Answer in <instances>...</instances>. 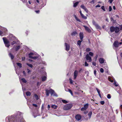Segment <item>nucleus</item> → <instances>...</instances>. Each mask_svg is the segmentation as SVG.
<instances>
[{"label":"nucleus","instance_id":"obj_34","mask_svg":"<svg viewBox=\"0 0 122 122\" xmlns=\"http://www.w3.org/2000/svg\"><path fill=\"white\" fill-rule=\"evenodd\" d=\"M77 34V33L76 31H74L72 33L71 35L72 36H74L76 35Z\"/></svg>","mask_w":122,"mask_h":122},{"label":"nucleus","instance_id":"obj_17","mask_svg":"<svg viewBox=\"0 0 122 122\" xmlns=\"http://www.w3.org/2000/svg\"><path fill=\"white\" fill-rule=\"evenodd\" d=\"M65 46L66 47V51H68L69 50L70 48V46L69 45L67 44V43H65Z\"/></svg>","mask_w":122,"mask_h":122},{"label":"nucleus","instance_id":"obj_14","mask_svg":"<svg viewBox=\"0 0 122 122\" xmlns=\"http://www.w3.org/2000/svg\"><path fill=\"white\" fill-rule=\"evenodd\" d=\"M81 7V8L83 9L87 13H88V11L87 9L83 5H82Z\"/></svg>","mask_w":122,"mask_h":122},{"label":"nucleus","instance_id":"obj_19","mask_svg":"<svg viewBox=\"0 0 122 122\" xmlns=\"http://www.w3.org/2000/svg\"><path fill=\"white\" fill-rule=\"evenodd\" d=\"M13 41L11 42V44L12 45H13L15 44L16 43H18L19 41L18 40L16 39V40H14L12 41Z\"/></svg>","mask_w":122,"mask_h":122},{"label":"nucleus","instance_id":"obj_52","mask_svg":"<svg viewBox=\"0 0 122 122\" xmlns=\"http://www.w3.org/2000/svg\"><path fill=\"white\" fill-rule=\"evenodd\" d=\"M53 95L54 96H56V97H58V95H57V94H56V93H55L54 92L53 93Z\"/></svg>","mask_w":122,"mask_h":122},{"label":"nucleus","instance_id":"obj_40","mask_svg":"<svg viewBox=\"0 0 122 122\" xmlns=\"http://www.w3.org/2000/svg\"><path fill=\"white\" fill-rule=\"evenodd\" d=\"M88 54L89 55V56L90 55L92 56H93V53L91 52H90L89 53V54Z\"/></svg>","mask_w":122,"mask_h":122},{"label":"nucleus","instance_id":"obj_49","mask_svg":"<svg viewBox=\"0 0 122 122\" xmlns=\"http://www.w3.org/2000/svg\"><path fill=\"white\" fill-rule=\"evenodd\" d=\"M86 109L84 107L81 108V110L82 111H84Z\"/></svg>","mask_w":122,"mask_h":122},{"label":"nucleus","instance_id":"obj_22","mask_svg":"<svg viewBox=\"0 0 122 122\" xmlns=\"http://www.w3.org/2000/svg\"><path fill=\"white\" fill-rule=\"evenodd\" d=\"M79 3V2H77L74 4L73 7H76Z\"/></svg>","mask_w":122,"mask_h":122},{"label":"nucleus","instance_id":"obj_55","mask_svg":"<svg viewBox=\"0 0 122 122\" xmlns=\"http://www.w3.org/2000/svg\"><path fill=\"white\" fill-rule=\"evenodd\" d=\"M112 9L111 7V6H110L109 7V11H111L112 10Z\"/></svg>","mask_w":122,"mask_h":122},{"label":"nucleus","instance_id":"obj_59","mask_svg":"<svg viewBox=\"0 0 122 122\" xmlns=\"http://www.w3.org/2000/svg\"><path fill=\"white\" fill-rule=\"evenodd\" d=\"M119 28L120 30H122V25L120 26Z\"/></svg>","mask_w":122,"mask_h":122},{"label":"nucleus","instance_id":"obj_2","mask_svg":"<svg viewBox=\"0 0 122 122\" xmlns=\"http://www.w3.org/2000/svg\"><path fill=\"white\" fill-rule=\"evenodd\" d=\"M110 33H109L111 36L113 37L115 33H117L120 31L119 28L117 26L114 27L112 26L110 28Z\"/></svg>","mask_w":122,"mask_h":122},{"label":"nucleus","instance_id":"obj_53","mask_svg":"<svg viewBox=\"0 0 122 122\" xmlns=\"http://www.w3.org/2000/svg\"><path fill=\"white\" fill-rule=\"evenodd\" d=\"M98 57V55H96L95 57V62L97 60V59Z\"/></svg>","mask_w":122,"mask_h":122},{"label":"nucleus","instance_id":"obj_25","mask_svg":"<svg viewBox=\"0 0 122 122\" xmlns=\"http://www.w3.org/2000/svg\"><path fill=\"white\" fill-rule=\"evenodd\" d=\"M96 89L97 91V92L99 96L100 97H101V95L100 93V92L99 90L97 88H96Z\"/></svg>","mask_w":122,"mask_h":122},{"label":"nucleus","instance_id":"obj_54","mask_svg":"<svg viewBox=\"0 0 122 122\" xmlns=\"http://www.w3.org/2000/svg\"><path fill=\"white\" fill-rule=\"evenodd\" d=\"M100 103L101 104L103 105L104 104L105 102L103 101H101Z\"/></svg>","mask_w":122,"mask_h":122},{"label":"nucleus","instance_id":"obj_51","mask_svg":"<svg viewBox=\"0 0 122 122\" xmlns=\"http://www.w3.org/2000/svg\"><path fill=\"white\" fill-rule=\"evenodd\" d=\"M27 73L28 74L30 73L31 71L30 70L28 69H27Z\"/></svg>","mask_w":122,"mask_h":122},{"label":"nucleus","instance_id":"obj_23","mask_svg":"<svg viewBox=\"0 0 122 122\" xmlns=\"http://www.w3.org/2000/svg\"><path fill=\"white\" fill-rule=\"evenodd\" d=\"M46 79V76H43L42 77V80L43 81H45Z\"/></svg>","mask_w":122,"mask_h":122},{"label":"nucleus","instance_id":"obj_44","mask_svg":"<svg viewBox=\"0 0 122 122\" xmlns=\"http://www.w3.org/2000/svg\"><path fill=\"white\" fill-rule=\"evenodd\" d=\"M101 8L104 11H106L105 7L104 6H102L101 7Z\"/></svg>","mask_w":122,"mask_h":122},{"label":"nucleus","instance_id":"obj_27","mask_svg":"<svg viewBox=\"0 0 122 122\" xmlns=\"http://www.w3.org/2000/svg\"><path fill=\"white\" fill-rule=\"evenodd\" d=\"M82 41H81L78 40L77 41V44L79 46H80L81 44V43Z\"/></svg>","mask_w":122,"mask_h":122},{"label":"nucleus","instance_id":"obj_45","mask_svg":"<svg viewBox=\"0 0 122 122\" xmlns=\"http://www.w3.org/2000/svg\"><path fill=\"white\" fill-rule=\"evenodd\" d=\"M92 64L94 66H96V64L95 62L93 61L92 62Z\"/></svg>","mask_w":122,"mask_h":122},{"label":"nucleus","instance_id":"obj_28","mask_svg":"<svg viewBox=\"0 0 122 122\" xmlns=\"http://www.w3.org/2000/svg\"><path fill=\"white\" fill-rule=\"evenodd\" d=\"M95 26L97 29H101L99 25L98 24L96 25Z\"/></svg>","mask_w":122,"mask_h":122},{"label":"nucleus","instance_id":"obj_37","mask_svg":"<svg viewBox=\"0 0 122 122\" xmlns=\"http://www.w3.org/2000/svg\"><path fill=\"white\" fill-rule=\"evenodd\" d=\"M46 5V4H42L40 6V8L41 9L42 8V7H43L44 6Z\"/></svg>","mask_w":122,"mask_h":122},{"label":"nucleus","instance_id":"obj_6","mask_svg":"<svg viewBox=\"0 0 122 122\" xmlns=\"http://www.w3.org/2000/svg\"><path fill=\"white\" fill-rule=\"evenodd\" d=\"M72 104H67L65 105L63 107V109L65 110H67L70 109L72 107Z\"/></svg>","mask_w":122,"mask_h":122},{"label":"nucleus","instance_id":"obj_43","mask_svg":"<svg viewBox=\"0 0 122 122\" xmlns=\"http://www.w3.org/2000/svg\"><path fill=\"white\" fill-rule=\"evenodd\" d=\"M111 97L110 94H108L107 95V98H108L109 99H110L111 98Z\"/></svg>","mask_w":122,"mask_h":122},{"label":"nucleus","instance_id":"obj_35","mask_svg":"<svg viewBox=\"0 0 122 122\" xmlns=\"http://www.w3.org/2000/svg\"><path fill=\"white\" fill-rule=\"evenodd\" d=\"M17 64L18 66L20 68H21L22 67V65L21 63H17Z\"/></svg>","mask_w":122,"mask_h":122},{"label":"nucleus","instance_id":"obj_13","mask_svg":"<svg viewBox=\"0 0 122 122\" xmlns=\"http://www.w3.org/2000/svg\"><path fill=\"white\" fill-rule=\"evenodd\" d=\"M75 117L76 120L78 121L81 120V117L80 115L78 114L76 115Z\"/></svg>","mask_w":122,"mask_h":122},{"label":"nucleus","instance_id":"obj_60","mask_svg":"<svg viewBox=\"0 0 122 122\" xmlns=\"http://www.w3.org/2000/svg\"><path fill=\"white\" fill-rule=\"evenodd\" d=\"M95 0H92L90 2V3L94 4V3Z\"/></svg>","mask_w":122,"mask_h":122},{"label":"nucleus","instance_id":"obj_10","mask_svg":"<svg viewBox=\"0 0 122 122\" xmlns=\"http://www.w3.org/2000/svg\"><path fill=\"white\" fill-rule=\"evenodd\" d=\"M86 58L87 61H88V62H91L92 61L91 57L89 56V55L87 54L86 56Z\"/></svg>","mask_w":122,"mask_h":122},{"label":"nucleus","instance_id":"obj_12","mask_svg":"<svg viewBox=\"0 0 122 122\" xmlns=\"http://www.w3.org/2000/svg\"><path fill=\"white\" fill-rule=\"evenodd\" d=\"M20 48V45L17 46H14L12 49H14L16 51H18Z\"/></svg>","mask_w":122,"mask_h":122},{"label":"nucleus","instance_id":"obj_41","mask_svg":"<svg viewBox=\"0 0 122 122\" xmlns=\"http://www.w3.org/2000/svg\"><path fill=\"white\" fill-rule=\"evenodd\" d=\"M34 96L36 100H37L38 99V97L37 95L36 94H35L34 95Z\"/></svg>","mask_w":122,"mask_h":122},{"label":"nucleus","instance_id":"obj_4","mask_svg":"<svg viewBox=\"0 0 122 122\" xmlns=\"http://www.w3.org/2000/svg\"><path fill=\"white\" fill-rule=\"evenodd\" d=\"M1 30H0V35L1 36H4L7 32V30L5 28L1 27Z\"/></svg>","mask_w":122,"mask_h":122},{"label":"nucleus","instance_id":"obj_36","mask_svg":"<svg viewBox=\"0 0 122 122\" xmlns=\"http://www.w3.org/2000/svg\"><path fill=\"white\" fill-rule=\"evenodd\" d=\"M88 106V104L87 103H86L84 106V107L86 109L87 108Z\"/></svg>","mask_w":122,"mask_h":122},{"label":"nucleus","instance_id":"obj_57","mask_svg":"<svg viewBox=\"0 0 122 122\" xmlns=\"http://www.w3.org/2000/svg\"><path fill=\"white\" fill-rule=\"evenodd\" d=\"M93 24L95 26L96 25H97V23L95 21H93Z\"/></svg>","mask_w":122,"mask_h":122},{"label":"nucleus","instance_id":"obj_5","mask_svg":"<svg viewBox=\"0 0 122 122\" xmlns=\"http://www.w3.org/2000/svg\"><path fill=\"white\" fill-rule=\"evenodd\" d=\"M113 85L116 86H118L117 89H115V90H117V92L119 94H120L121 92V88L119 86L118 83H117L115 81H114V83H113Z\"/></svg>","mask_w":122,"mask_h":122},{"label":"nucleus","instance_id":"obj_1","mask_svg":"<svg viewBox=\"0 0 122 122\" xmlns=\"http://www.w3.org/2000/svg\"><path fill=\"white\" fill-rule=\"evenodd\" d=\"M23 113L19 111L11 116H8L5 119L6 122H26L23 117Z\"/></svg>","mask_w":122,"mask_h":122},{"label":"nucleus","instance_id":"obj_33","mask_svg":"<svg viewBox=\"0 0 122 122\" xmlns=\"http://www.w3.org/2000/svg\"><path fill=\"white\" fill-rule=\"evenodd\" d=\"M51 107L52 108L54 109H56L57 107V106L55 105H51Z\"/></svg>","mask_w":122,"mask_h":122},{"label":"nucleus","instance_id":"obj_11","mask_svg":"<svg viewBox=\"0 0 122 122\" xmlns=\"http://www.w3.org/2000/svg\"><path fill=\"white\" fill-rule=\"evenodd\" d=\"M113 48H117L119 46V42L117 41H115L113 43Z\"/></svg>","mask_w":122,"mask_h":122},{"label":"nucleus","instance_id":"obj_47","mask_svg":"<svg viewBox=\"0 0 122 122\" xmlns=\"http://www.w3.org/2000/svg\"><path fill=\"white\" fill-rule=\"evenodd\" d=\"M91 50L89 48H87L86 49V51L87 52H88L91 51Z\"/></svg>","mask_w":122,"mask_h":122},{"label":"nucleus","instance_id":"obj_42","mask_svg":"<svg viewBox=\"0 0 122 122\" xmlns=\"http://www.w3.org/2000/svg\"><path fill=\"white\" fill-rule=\"evenodd\" d=\"M41 63L44 65H46V63L45 61H42Z\"/></svg>","mask_w":122,"mask_h":122},{"label":"nucleus","instance_id":"obj_63","mask_svg":"<svg viewBox=\"0 0 122 122\" xmlns=\"http://www.w3.org/2000/svg\"><path fill=\"white\" fill-rule=\"evenodd\" d=\"M113 1V0H109L108 2H109L111 4Z\"/></svg>","mask_w":122,"mask_h":122},{"label":"nucleus","instance_id":"obj_58","mask_svg":"<svg viewBox=\"0 0 122 122\" xmlns=\"http://www.w3.org/2000/svg\"><path fill=\"white\" fill-rule=\"evenodd\" d=\"M32 106H33L34 107H37V105L36 104H33Z\"/></svg>","mask_w":122,"mask_h":122},{"label":"nucleus","instance_id":"obj_56","mask_svg":"<svg viewBox=\"0 0 122 122\" xmlns=\"http://www.w3.org/2000/svg\"><path fill=\"white\" fill-rule=\"evenodd\" d=\"M88 64L86 62H85V66H88Z\"/></svg>","mask_w":122,"mask_h":122},{"label":"nucleus","instance_id":"obj_48","mask_svg":"<svg viewBox=\"0 0 122 122\" xmlns=\"http://www.w3.org/2000/svg\"><path fill=\"white\" fill-rule=\"evenodd\" d=\"M100 71L101 73H103L104 72L103 69L102 68H101L100 69Z\"/></svg>","mask_w":122,"mask_h":122},{"label":"nucleus","instance_id":"obj_20","mask_svg":"<svg viewBox=\"0 0 122 122\" xmlns=\"http://www.w3.org/2000/svg\"><path fill=\"white\" fill-rule=\"evenodd\" d=\"M99 61L100 63L103 64L105 60L102 58H100L99 59Z\"/></svg>","mask_w":122,"mask_h":122},{"label":"nucleus","instance_id":"obj_31","mask_svg":"<svg viewBox=\"0 0 122 122\" xmlns=\"http://www.w3.org/2000/svg\"><path fill=\"white\" fill-rule=\"evenodd\" d=\"M26 94L27 96H30L31 95V93L30 92L28 91L26 92Z\"/></svg>","mask_w":122,"mask_h":122},{"label":"nucleus","instance_id":"obj_16","mask_svg":"<svg viewBox=\"0 0 122 122\" xmlns=\"http://www.w3.org/2000/svg\"><path fill=\"white\" fill-rule=\"evenodd\" d=\"M78 71L77 70L75 71L74 73V79H76L77 76Z\"/></svg>","mask_w":122,"mask_h":122},{"label":"nucleus","instance_id":"obj_15","mask_svg":"<svg viewBox=\"0 0 122 122\" xmlns=\"http://www.w3.org/2000/svg\"><path fill=\"white\" fill-rule=\"evenodd\" d=\"M83 26L84 27L86 31L89 32H91V30L89 27L84 25H83Z\"/></svg>","mask_w":122,"mask_h":122},{"label":"nucleus","instance_id":"obj_30","mask_svg":"<svg viewBox=\"0 0 122 122\" xmlns=\"http://www.w3.org/2000/svg\"><path fill=\"white\" fill-rule=\"evenodd\" d=\"M26 64L28 66L30 67L31 68H32L33 67V65L32 64H29L28 63H26Z\"/></svg>","mask_w":122,"mask_h":122},{"label":"nucleus","instance_id":"obj_32","mask_svg":"<svg viewBox=\"0 0 122 122\" xmlns=\"http://www.w3.org/2000/svg\"><path fill=\"white\" fill-rule=\"evenodd\" d=\"M22 81L24 83H26V81L25 80V79L24 78H22L21 79Z\"/></svg>","mask_w":122,"mask_h":122},{"label":"nucleus","instance_id":"obj_8","mask_svg":"<svg viewBox=\"0 0 122 122\" xmlns=\"http://www.w3.org/2000/svg\"><path fill=\"white\" fill-rule=\"evenodd\" d=\"M7 38L10 41H12L16 40L15 36L12 34H10L7 37Z\"/></svg>","mask_w":122,"mask_h":122},{"label":"nucleus","instance_id":"obj_62","mask_svg":"<svg viewBox=\"0 0 122 122\" xmlns=\"http://www.w3.org/2000/svg\"><path fill=\"white\" fill-rule=\"evenodd\" d=\"M96 72L97 71L96 70H95L94 71V74L95 76H96Z\"/></svg>","mask_w":122,"mask_h":122},{"label":"nucleus","instance_id":"obj_29","mask_svg":"<svg viewBox=\"0 0 122 122\" xmlns=\"http://www.w3.org/2000/svg\"><path fill=\"white\" fill-rule=\"evenodd\" d=\"M81 16L82 18L84 19H86L87 18V17L85 16L83 14L81 15Z\"/></svg>","mask_w":122,"mask_h":122},{"label":"nucleus","instance_id":"obj_61","mask_svg":"<svg viewBox=\"0 0 122 122\" xmlns=\"http://www.w3.org/2000/svg\"><path fill=\"white\" fill-rule=\"evenodd\" d=\"M101 6L100 5H96V8H97V7H100Z\"/></svg>","mask_w":122,"mask_h":122},{"label":"nucleus","instance_id":"obj_38","mask_svg":"<svg viewBox=\"0 0 122 122\" xmlns=\"http://www.w3.org/2000/svg\"><path fill=\"white\" fill-rule=\"evenodd\" d=\"M62 101L63 103H66L68 102L65 100H62Z\"/></svg>","mask_w":122,"mask_h":122},{"label":"nucleus","instance_id":"obj_46","mask_svg":"<svg viewBox=\"0 0 122 122\" xmlns=\"http://www.w3.org/2000/svg\"><path fill=\"white\" fill-rule=\"evenodd\" d=\"M69 81H70V83L71 84H72L73 83V81L72 80V79L71 78H69Z\"/></svg>","mask_w":122,"mask_h":122},{"label":"nucleus","instance_id":"obj_18","mask_svg":"<svg viewBox=\"0 0 122 122\" xmlns=\"http://www.w3.org/2000/svg\"><path fill=\"white\" fill-rule=\"evenodd\" d=\"M79 36L80 39L81 41H82L83 39V33L80 32L79 33Z\"/></svg>","mask_w":122,"mask_h":122},{"label":"nucleus","instance_id":"obj_21","mask_svg":"<svg viewBox=\"0 0 122 122\" xmlns=\"http://www.w3.org/2000/svg\"><path fill=\"white\" fill-rule=\"evenodd\" d=\"M9 56L11 58L12 60L14 58V55L12 54L11 53H10L9 54Z\"/></svg>","mask_w":122,"mask_h":122},{"label":"nucleus","instance_id":"obj_26","mask_svg":"<svg viewBox=\"0 0 122 122\" xmlns=\"http://www.w3.org/2000/svg\"><path fill=\"white\" fill-rule=\"evenodd\" d=\"M74 17L77 21L80 22H81V21L79 19L77 18L76 15L74 16Z\"/></svg>","mask_w":122,"mask_h":122},{"label":"nucleus","instance_id":"obj_39","mask_svg":"<svg viewBox=\"0 0 122 122\" xmlns=\"http://www.w3.org/2000/svg\"><path fill=\"white\" fill-rule=\"evenodd\" d=\"M108 80L111 82H113V81L112 80L111 78L110 77H108Z\"/></svg>","mask_w":122,"mask_h":122},{"label":"nucleus","instance_id":"obj_3","mask_svg":"<svg viewBox=\"0 0 122 122\" xmlns=\"http://www.w3.org/2000/svg\"><path fill=\"white\" fill-rule=\"evenodd\" d=\"M36 55L35 53L30 52L28 54L29 57V58L34 59H36L39 57L40 56L39 55H37L35 56Z\"/></svg>","mask_w":122,"mask_h":122},{"label":"nucleus","instance_id":"obj_50","mask_svg":"<svg viewBox=\"0 0 122 122\" xmlns=\"http://www.w3.org/2000/svg\"><path fill=\"white\" fill-rule=\"evenodd\" d=\"M68 91L72 95H73V93L71 90L70 89H68Z\"/></svg>","mask_w":122,"mask_h":122},{"label":"nucleus","instance_id":"obj_7","mask_svg":"<svg viewBox=\"0 0 122 122\" xmlns=\"http://www.w3.org/2000/svg\"><path fill=\"white\" fill-rule=\"evenodd\" d=\"M3 39L5 46L8 48L10 46L9 41L5 37H3Z\"/></svg>","mask_w":122,"mask_h":122},{"label":"nucleus","instance_id":"obj_9","mask_svg":"<svg viewBox=\"0 0 122 122\" xmlns=\"http://www.w3.org/2000/svg\"><path fill=\"white\" fill-rule=\"evenodd\" d=\"M46 95L48 96H49V93H50L51 95H52L54 92V91L52 89H50L49 90L46 89Z\"/></svg>","mask_w":122,"mask_h":122},{"label":"nucleus","instance_id":"obj_64","mask_svg":"<svg viewBox=\"0 0 122 122\" xmlns=\"http://www.w3.org/2000/svg\"><path fill=\"white\" fill-rule=\"evenodd\" d=\"M14 91L13 90H12L11 91V92H10L9 93V94H11L13 92H14Z\"/></svg>","mask_w":122,"mask_h":122},{"label":"nucleus","instance_id":"obj_24","mask_svg":"<svg viewBox=\"0 0 122 122\" xmlns=\"http://www.w3.org/2000/svg\"><path fill=\"white\" fill-rule=\"evenodd\" d=\"M92 112H90L88 114V118L89 119H90L91 118V115H92Z\"/></svg>","mask_w":122,"mask_h":122}]
</instances>
